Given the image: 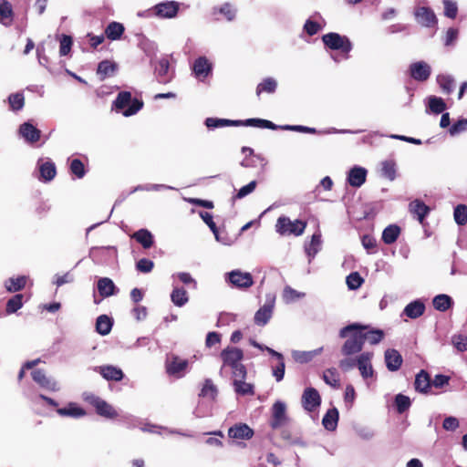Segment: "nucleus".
<instances>
[{
  "mask_svg": "<svg viewBox=\"0 0 467 467\" xmlns=\"http://www.w3.org/2000/svg\"><path fill=\"white\" fill-rule=\"evenodd\" d=\"M205 125L208 129H215L227 126H250L260 129H269L275 130L277 129L276 124L274 122L263 119H247L245 120H232L227 119H217V118H207L205 119Z\"/></svg>",
  "mask_w": 467,
  "mask_h": 467,
  "instance_id": "nucleus-1",
  "label": "nucleus"
},
{
  "mask_svg": "<svg viewBox=\"0 0 467 467\" xmlns=\"http://www.w3.org/2000/svg\"><path fill=\"white\" fill-rule=\"evenodd\" d=\"M358 329L361 332V337L363 343L368 341L371 345L379 344L384 338V332L381 329L369 328L368 326H364L358 323L349 324L339 331V337L346 338L348 335V331Z\"/></svg>",
  "mask_w": 467,
  "mask_h": 467,
  "instance_id": "nucleus-2",
  "label": "nucleus"
},
{
  "mask_svg": "<svg viewBox=\"0 0 467 467\" xmlns=\"http://www.w3.org/2000/svg\"><path fill=\"white\" fill-rule=\"evenodd\" d=\"M113 107L116 110H122V114L125 117H130L142 109L143 101L132 99L130 91H120L113 101Z\"/></svg>",
  "mask_w": 467,
  "mask_h": 467,
  "instance_id": "nucleus-3",
  "label": "nucleus"
},
{
  "mask_svg": "<svg viewBox=\"0 0 467 467\" xmlns=\"http://www.w3.org/2000/svg\"><path fill=\"white\" fill-rule=\"evenodd\" d=\"M324 45L332 50H338L347 57L352 49V43L346 36H341L338 33H327L322 36Z\"/></svg>",
  "mask_w": 467,
  "mask_h": 467,
  "instance_id": "nucleus-4",
  "label": "nucleus"
},
{
  "mask_svg": "<svg viewBox=\"0 0 467 467\" xmlns=\"http://www.w3.org/2000/svg\"><path fill=\"white\" fill-rule=\"evenodd\" d=\"M85 400L95 408L96 413L106 419L114 420L119 416L118 411L107 401L95 395H88Z\"/></svg>",
  "mask_w": 467,
  "mask_h": 467,
  "instance_id": "nucleus-5",
  "label": "nucleus"
},
{
  "mask_svg": "<svg viewBox=\"0 0 467 467\" xmlns=\"http://www.w3.org/2000/svg\"><path fill=\"white\" fill-rule=\"evenodd\" d=\"M276 227L281 234H294L298 236L304 233L306 223L301 220L291 221L287 217H279Z\"/></svg>",
  "mask_w": 467,
  "mask_h": 467,
  "instance_id": "nucleus-6",
  "label": "nucleus"
},
{
  "mask_svg": "<svg viewBox=\"0 0 467 467\" xmlns=\"http://www.w3.org/2000/svg\"><path fill=\"white\" fill-rule=\"evenodd\" d=\"M347 337V340L341 348V353L344 356H350L362 350L364 343L361 337V332H359L358 329L348 331Z\"/></svg>",
  "mask_w": 467,
  "mask_h": 467,
  "instance_id": "nucleus-7",
  "label": "nucleus"
},
{
  "mask_svg": "<svg viewBox=\"0 0 467 467\" xmlns=\"http://www.w3.org/2000/svg\"><path fill=\"white\" fill-rule=\"evenodd\" d=\"M180 4L176 1H166L155 5L150 12L160 18H173L177 16Z\"/></svg>",
  "mask_w": 467,
  "mask_h": 467,
  "instance_id": "nucleus-8",
  "label": "nucleus"
},
{
  "mask_svg": "<svg viewBox=\"0 0 467 467\" xmlns=\"http://www.w3.org/2000/svg\"><path fill=\"white\" fill-rule=\"evenodd\" d=\"M226 280L234 287L247 289L254 285V279L250 273L234 270L227 274Z\"/></svg>",
  "mask_w": 467,
  "mask_h": 467,
  "instance_id": "nucleus-9",
  "label": "nucleus"
},
{
  "mask_svg": "<svg viewBox=\"0 0 467 467\" xmlns=\"http://www.w3.org/2000/svg\"><path fill=\"white\" fill-rule=\"evenodd\" d=\"M288 420L285 404L282 401H275L272 407L271 428L274 430L281 428Z\"/></svg>",
  "mask_w": 467,
  "mask_h": 467,
  "instance_id": "nucleus-10",
  "label": "nucleus"
},
{
  "mask_svg": "<svg viewBox=\"0 0 467 467\" xmlns=\"http://www.w3.org/2000/svg\"><path fill=\"white\" fill-rule=\"evenodd\" d=\"M301 401L303 408L312 412L320 406L321 397L315 388L309 387L304 390Z\"/></svg>",
  "mask_w": 467,
  "mask_h": 467,
  "instance_id": "nucleus-11",
  "label": "nucleus"
},
{
  "mask_svg": "<svg viewBox=\"0 0 467 467\" xmlns=\"http://www.w3.org/2000/svg\"><path fill=\"white\" fill-rule=\"evenodd\" d=\"M242 152L245 154V157L241 162L243 167H259L263 169L266 165V160L263 156L255 154L253 149L249 147H243Z\"/></svg>",
  "mask_w": 467,
  "mask_h": 467,
  "instance_id": "nucleus-12",
  "label": "nucleus"
},
{
  "mask_svg": "<svg viewBox=\"0 0 467 467\" xmlns=\"http://www.w3.org/2000/svg\"><path fill=\"white\" fill-rule=\"evenodd\" d=\"M254 434V430L243 422L235 423L228 429V437L233 440H250Z\"/></svg>",
  "mask_w": 467,
  "mask_h": 467,
  "instance_id": "nucleus-13",
  "label": "nucleus"
},
{
  "mask_svg": "<svg viewBox=\"0 0 467 467\" xmlns=\"http://www.w3.org/2000/svg\"><path fill=\"white\" fill-rule=\"evenodd\" d=\"M192 69L196 78L204 80L212 73L213 65L205 57H199L194 60Z\"/></svg>",
  "mask_w": 467,
  "mask_h": 467,
  "instance_id": "nucleus-14",
  "label": "nucleus"
},
{
  "mask_svg": "<svg viewBox=\"0 0 467 467\" xmlns=\"http://www.w3.org/2000/svg\"><path fill=\"white\" fill-rule=\"evenodd\" d=\"M431 73V67L424 61L414 62L410 66V77L417 81H426L430 78Z\"/></svg>",
  "mask_w": 467,
  "mask_h": 467,
  "instance_id": "nucleus-15",
  "label": "nucleus"
},
{
  "mask_svg": "<svg viewBox=\"0 0 467 467\" xmlns=\"http://www.w3.org/2000/svg\"><path fill=\"white\" fill-rule=\"evenodd\" d=\"M221 358L224 366L232 367L241 362L244 352L241 348L227 347L221 352Z\"/></svg>",
  "mask_w": 467,
  "mask_h": 467,
  "instance_id": "nucleus-16",
  "label": "nucleus"
},
{
  "mask_svg": "<svg viewBox=\"0 0 467 467\" xmlns=\"http://www.w3.org/2000/svg\"><path fill=\"white\" fill-rule=\"evenodd\" d=\"M31 376L33 380L45 389L50 391H57L59 389L57 383L48 378L43 369L37 368L33 370Z\"/></svg>",
  "mask_w": 467,
  "mask_h": 467,
  "instance_id": "nucleus-17",
  "label": "nucleus"
},
{
  "mask_svg": "<svg viewBox=\"0 0 467 467\" xmlns=\"http://www.w3.org/2000/svg\"><path fill=\"white\" fill-rule=\"evenodd\" d=\"M373 354L371 352H363L357 358V366L363 379L373 377L374 370L371 365V358Z\"/></svg>",
  "mask_w": 467,
  "mask_h": 467,
  "instance_id": "nucleus-18",
  "label": "nucleus"
},
{
  "mask_svg": "<svg viewBox=\"0 0 467 467\" xmlns=\"http://www.w3.org/2000/svg\"><path fill=\"white\" fill-rule=\"evenodd\" d=\"M409 211L420 224L424 225L425 218L430 213L431 208L421 200L416 199L410 202Z\"/></svg>",
  "mask_w": 467,
  "mask_h": 467,
  "instance_id": "nucleus-19",
  "label": "nucleus"
},
{
  "mask_svg": "<svg viewBox=\"0 0 467 467\" xmlns=\"http://www.w3.org/2000/svg\"><path fill=\"white\" fill-rule=\"evenodd\" d=\"M19 134L28 143H35L40 140L41 131L30 122H25L19 127Z\"/></svg>",
  "mask_w": 467,
  "mask_h": 467,
  "instance_id": "nucleus-20",
  "label": "nucleus"
},
{
  "mask_svg": "<svg viewBox=\"0 0 467 467\" xmlns=\"http://www.w3.org/2000/svg\"><path fill=\"white\" fill-rule=\"evenodd\" d=\"M188 364V360L181 359L178 356L171 355L166 362V371L169 375L179 376L181 372L187 368Z\"/></svg>",
  "mask_w": 467,
  "mask_h": 467,
  "instance_id": "nucleus-21",
  "label": "nucleus"
},
{
  "mask_svg": "<svg viewBox=\"0 0 467 467\" xmlns=\"http://www.w3.org/2000/svg\"><path fill=\"white\" fill-rule=\"evenodd\" d=\"M416 17L422 26L431 27L437 25V17L430 7H420L416 12Z\"/></svg>",
  "mask_w": 467,
  "mask_h": 467,
  "instance_id": "nucleus-22",
  "label": "nucleus"
},
{
  "mask_svg": "<svg viewBox=\"0 0 467 467\" xmlns=\"http://www.w3.org/2000/svg\"><path fill=\"white\" fill-rule=\"evenodd\" d=\"M385 362L389 371H397L400 368L403 359L400 352L392 348L385 351Z\"/></svg>",
  "mask_w": 467,
  "mask_h": 467,
  "instance_id": "nucleus-23",
  "label": "nucleus"
},
{
  "mask_svg": "<svg viewBox=\"0 0 467 467\" xmlns=\"http://www.w3.org/2000/svg\"><path fill=\"white\" fill-rule=\"evenodd\" d=\"M57 412L61 417L78 419L86 416L87 412L75 402H69L65 408H57Z\"/></svg>",
  "mask_w": 467,
  "mask_h": 467,
  "instance_id": "nucleus-24",
  "label": "nucleus"
},
{
  "mask_svg": "<svg viewBox=\"0 0 467 467\" xmlns=\"http://www.w3.org/2000/svg\"><path fill=\"white\" fill-rule=\"evenodd\" d=\"M15 13L11 3L7 0L0 2V24L10 26L14 21Z\"/></svg>",
  "mask_w": 467,
  "mask_h": 467,
  "instance_id": "nucleus-25",
  "label": "nucleus"
},
{
  "mask_svg": "<svg viewBox=\"0 0 467 467\" xmlns=\"http://www.w3.org/2000/svg\"><path fill=\"white\" fill-rule=\"evenodd\" d=\"M118 69V64L109 61V60H102L99 63L97 68V75L99 76L101 81L105 80L107 78H110L115 75Z\"/></svg>",
  "mask_w": 467,
  "mask_h": 467,
  "instance_id": "nucleus-26",
  "label": "nucleus"
},
{
  "mask_svg": "<svg viewBox=\"0 0 467 467\" xmlns=\"http://www.w3.org/2000/svg\"><path fill=\"white\" fill-rule=\"evenodd\" d=\"M367 178V170L362 167L352 168L348 176V182L352 187H360Z\"/></svg>",
  "mask_w": 467,
  "mask_h": 467,
  "instance_id": "nucleus-27",
  "label": "nucleus"
},
{
  "mask_svg": "<svg viewBox=\"0 0 467 467\" xmlns=\"http://www.w3.org/2000/svg\"><path fill=\"white\" fill-rule=\"evenodd\" d=\"M170 69V62L167 58H161L159 60L155 71L157 75V79L161 84H166L170 82L172 78V74L169 73Z\"/></svg>",
  "mask_w": 467,
  "mask_h": 467,
  "instance_id": "nucleus-28",
  "label": "nucleus"
},
{
  "mask_svg": "<svg viewBox=\"0 0 467 467\" xmlns=\"http://www.w3.org/2000/svg\"><path fill=\"white\" fill-rule=\"evenodd\" d=\"M415 389L421 393H428L431 387V379L429 373L421 369L415 378L414 381Z\"/></svg>",
  "mask_w": 467,
  "mask_h": 467,
  "instance_id": "nucleus-29",
  "label": "nucleus"
},
{
  "mask_svg": "<svg viewBox=\"0 0 467 467\" xmlns=\"http://www.w3.org/2000/svg\"><path fill=\"white\" fill-rule=\"evenodd\" d=\"M98 371L107 380L120 381L124 374L122 370L114 366H100L98 368Z\"/></svg>",
  "mask_w": 467,
  "mask_h": 467,
  "instance_id": "nucleus-30",
  "label": "nucleus"
},
{
  "mask_svg": "<svg viewBox=\"0 0 467 467\" xmlns=\"http://www.w3.org/2000/svg\"><path fill=\"white\" fill-rule=\"evenodd\" d=\"M424 303L421 302L420 300H415L405 306L403 313L406 317L415 319L422 316L424 314Z\"/></svg>",
  "mask_w": 467,
  "mask_h": 467,
  "instance_id": "nucleus-31",
  "label": "nucleus"
},
{
  "mask_svg": "<svg viewBox=\"0 0 467 467\" xmlns=\"http://www.w3.org/2000/svg\"><path fill=\"white\" fill-rule=\"evenodd\" d=\"M27 282L26 275H19L17 277H10L5 281V287L10 293H16L23 290Z\"/></svg>",
  "mask_w": 467,
  "mask_h": 467,
  "instance_id": "nucleus-32",
  "label": "nucleus"
},
{
  "mask_svg": "<svg viewBox=\"0 0 467 467\" xmlns=\"http://www.w3.org/2000/svg\"><path fill=\"white\" fill-rule=\"evenodd\" d=\"M125 27L121 23L110 22L105 28V36L111 41L119 40L124 34Z\"/></svg>",
  "mask_w": 467,
  "mask_h": 467,
  "instance_id": "nucleus-33",
  "label": "nucleus"
},
{
  "mask_svg": "<svg viewBox=\"0 0 467 467\" xmlns=\"http://www.w3.org/2000/svg\"><path fill=\"white\" fill-rule=\"evenodd\" d=\"M272 314L273 306L267 304L264 305L256 311L254 317V323L261 327L265 326L272 317Z\"/></svg>",
  "mask_w": 467,
  "mask_h": 467,
  "instance_id": "nucleus-34",
  "label": "nucleus"
},
{
  "mask_svg": "<svg viewBox=\"0 0 467 467\" xmlns=\"http://www.w3.org/2000/svg\"><path fill=\"white\" fill-rule=\"evenodd\" d=\"M131 238L140 244L144 249H149L153 244V235L147 229H140L135 232Z\"/></svg>",
  "mask_w": 467,
  "mask_h": 467,
  "instance_id": "nucleus-35",
  "label": "nucleus"
},
{
  "mask_svg": "<svg viewBox=\"0 0 467 467\" xmlns=\"http://www.w3.org/2000/svg\"><path fill=\"white\" fill-rule=\"evenodd\" d=\"M98 291L102 297H109L115 294L116 286L109 277H102L98 281Z\"/></svg>",
  "mask_w": 467,
  "mask_h": 467,
  "instance_id": "nucleus-36",
  "label": "nucleus"
},
{
  "mask_svg": "<svg viewBox=\"0 0 467 467\" xmlns=\"http://www.w3.org/2000/svg\"><path fill=\"white\" fill-rule=\"evenodd\" d=\"M338 411L336 408L330 409L324 415L322 424L327 431H334L337 426L338 421Z\"/></svg>",
  "mask_w": 467,
  "mask_h": 467,
  "instance_id": "nucleus-37",
  "label": "nucleus"
},
{
  "mask_svg": "<svg viewBox=\"0 0 467 467\" xmlns=\"http://www.w3.org/2000/svg\"><path fill=\"white\" fill-rule=\"evenodd\" d=\"M277 88V81L273 78H265L256 87V96L259 98L262 93L273 94Z\"/></svg>",
  "mask_w": 467,
  "mask_h": 467,
  "instance_id": "nucleus-38",
  "label": "nucleus"
},
{
  "mask_svg": "<svg viewBox=\"0 0 467 467\" xmlns=\"http://www.w3.org/2000/svg\"><path fill=\"white\" fill-rule=\"evenodd\" d=\"M40 180L50 182L57 174L56 165L52 161H46L39 166Z\"/></svg>",
  "mask_w": 467,
  "mask_h": 467,
  "instance_id": "nucleus-39",
  "label": "nucleus"
},
{
  "mask_svg": "<svg viewBox=\"0 0 467 467\" xmlns=\"http://www.w3.org/2000/svg\"><path fill=\"white\" fill-rule=\"evenodd\" d=\"M400 234V228L396 224L386 227L382 233V241L386 244H391L397 241Z\"/></svg>",
  "mask_w": 467,
  "mask_h": 467,
  "instance_id": "nucleus-40",
  "label": "nucleus"
},
{
  "mask_svg": "<svg viewBox=\"0 0 467 467\" xmlns=\"http://www.w3.org/2000/svg\"><path fill=\"white\" fill-rule=\"evenodd\" d=\"M112 325V321L108 316L101 315L97 318L96 331L102 336H106L111 331Z\"/></svg>",
  "mask_w": 467,
  "mask_h": 467,
  "instance_id": "nucleus-41",
  "label": "nucleus"
},
{
  "mask_svg": "<svg viewBox=\"0 0 467 467\" xmlns=\"http://www.w3.org/2000/svg\"><path fill=\"white\" fill-rule=\"evenodd\" d=\"M432 305L436 310L444 312L452 306V299L447 295L441 294L433 298Z\"/></svg>",
  "mask_w": 467,
  "mask_h": 467,
  "instance_id": "nucleus-42",
  "label": "nucleus"
},
{
  "mask_svg": "<svg viewBox=\"0 0 467 467\" xmlns=\"http://www.w3.org/2000/svg\"><path fill=\"white\" fill-rule=\"evenodd\" d=\"M380 173L384 178L393 181L396 178V162L393 160H386L381 162Z\"/></svg>",
  "mask_w": 467,
  "mask_h": 467,
  "instance_id": "nucleus-43",
  "label": "nucleus"
},
{
  "mask_svg": "<svg viewBox=\"0 0 467 467\" xmlns=\"http://www.w3.org/2000/svg\"><path fill=\"white\" fill-rule=\"evenodd\" d=\"M24 296L22 294H16L13 296L6 302L5 312L7 315L16 313L23 306Z\"/></svg>",
  "mask_w": 467,
  "mask_h": 467,
  "instance_id": "nucleus-44",
  "label": "nucleus"
},
{
  "mask_svg": "<svg viewBox=\"0 0 467 467\" xmlns=\"http://www.w3.org/2000/svg\"><path fill=\"white\" fill-rule=\"evenodd\" d=\"M218 390L216 386L213 384V380L210 379H206L204 380L203 386L199 394L200 397L210 398L211 400H214L217 396Z\"/></svg>",
  "mask_w": 467,
  "mask_h": 467,
  "instance_id": "nucleus-45",
  "label": "nucleus"
},
{
  "mask_svg": "<svg viewBox=\"0 0 467 467\" xmlns=\"http://www.w3.org/2000/svg\"><path fill=\"white\" fill-rule=\"evenodd\" d=\"M323 380L333 388L339 387V374L335 368H327L323 373Z\"/></svg>",
  "mask_w": 467,
  "mask_h": 467,
  "instance_id": "nucleus-46",
  "label": "nucleus"
},
{
  "mask_svg": "<svg viewBox=\"0 0 467 467\" xmlns=\"http://www.w3.org/2000/svg\"><path fill=\"white\" fill-rule=\"evenodd\" d=\"M234 390L237 394L240 395H254V386L250 383L244 381V379H237V380H234Z\"/></svg>",
  "mask_w": 467,
  "mask_h": 467,
  "instance_id": "nucleus-47",
  "label": "nucleus"
},
{
  "mask_svg": "<svg viewBox=\"0 0 467 467\" xmlns=\"http://www.w3.org/2000/svg\"><path fill=\"white\" fill-rule=\"evenodd\" d=\"M437 82L446 94H451L454 89V79L449 75H439Z\"/></svg>",
  "mask_w": 467,
  "mask_h": 467,
  "instance_id": "nucleus-48",
  "label": "nucleus"
},
{
  "mask_svg": "<svg viewBox=\"0 0 467 467\" xmlns=\"http://www.w3.org/2000/svg\"><path fill=\"white\" fill-rule=\"evenodd\" d=\"M394 403H395L396 410H397L398 413H400V414H402L405 411H407L411 405L410 399L408 396H405L400 393L396 395Z\"/></svg>",
  "mask_w": 467,
  "mask_h": 467,
  "instance_id": "nucleus-49",
  "label": "nucleus"
},
{
  "mask_svg": "<svg viewBox=\"0 0 467 467\" xmlns=\"http://www.w3.org/2000/svg\"><path fill=\"white\" fill-rule=\"evenodd\" d=\"M8 103L10 109L14 111H18L23 109L25 105V97L21 92L13 93L8 97Z\"/></svg>",
  "mask_w": 467,
  "mask_h": 467,
  "instance_id": "nucleus-50",
  "label": "nucleus"
},
{
  "mask_svg": "<svg viewBox=\"0 0 467 467\" xmlns=\"http://www.w3.org/2000/svg\"><path fill=\"white\" fill-rule=\"evenodd\" d=\"M429 109L432 113L440 114L446 109V103L441 98L431 96L429 98Z\"/></svg>",
  "mask_w": 467,
  "mask_h": 467,
  "instance_id": "nucleus-51",
  "label": "nucleus"
},
{
  "mask_svg": "<svg viewBox=\"0 0 467 467\" xmlns=\"http://www.w3.org/2000/svg\"><path fill=\"white\" fill-rule=\"evenodd\" d=\"M171 301L177 306H182L188 301L187 292L184 288H175L171 295Z\"/></svg>",
  "mask_w": 467,
  "mask_h": 467,
  "instance_id": "nucleus-52",
  "label": "nucleus"
},
{
  "mask_svg": "<svg viewBox=\"0 0 467 467\" xmlns=\"http://www.w3.org/2000/svg\"><path fill=\"white\" fill-rule=\"evenodd\" d=\"M454 220L457 224L464 225L467 223V206L465 204H458L454 208Z\"/></svg>",
  "mask_w": 467,
  "mask_h": 467,
  "instance_id": "nucleus-53",
  "label": "nucleus"
},
{
  "mask_svg": "<svg viewBox=\"0 0 467 467\" xmlns=\"http://www.w3.org/2000/svg\"><path fill=\"white\" fill-rule=\"evenodd\" d=\"M348 287L351 290L359 288L364 283V279L358 272H352L347 276Z\"/></svg>",
  "mask_w": 467,
  "mask_h": 467,
  "instance_id": "nucleus-54",
  "label": "nucleus"
},
{
  "mask_svg": "<svg viewBox=\"0 0 467 467\" xmlns=\"http://www.w3.org/2000/svg\"><path fill=\"white\" fill-rule=\"evenodd\" d=\"M70 172L81 179L86 174L84 163L79 159H73L69 166Z\"/></svg>",
  "mask_w": 467,
  "mask_h": 467,
  "instance_id": "nucleus-55",
  "label": "nucleus"
},
{
  "mask_svg": "<svg viewBox=\"0 0 467 467\" xmlns=\"http://www.w3.org/2000/svg\"><path fill=\"white\" fill-rule=\"evenodd\" d=\"M72 44H73L72 37L67 35H63L60 39V46H59L60 56L64 57V56L68 55V53L71 50Z\"/></svg>",
  "mask_w": 467,
  "mask_h": 467,
  "instance_id": "nucleus-56",
  "label": "nucleus"
},
{
  "mask_svg": "<svg viewBox=\"0 0 467 467\" xmlns=\"http://www.w3.org/2000/svg\"><path fill=\"white\" fill-rule=\"evenodd\" d=\"M199 214L203 222L208 225L213 234L215 235L216 239H218V228L216 223L213 222V215L208 212H200Z\"/></svg>",
  "mask_w": 467,
  "mask_h": 467,
  "instance_id": "nucleus-57",
  "label": "nucleus"
},
{
  "mask_svg": "<svg viewBox=\"0 0 467 467\" xmlns=\"http://www.w3.org/2000/svg\"><path fill=\"white\" fill-rule=\"evenodd\" d=\"M363 247L368 251V254L376 253L377 241L375 237L369 234H365L361 238Z\"/></svg>",
  "mask_w": 467,
  "mask_h": 467,
  "instance_id": "nucleus-58",
  "label": "nucleus"
},
{
  "mask_svg": "<svg viewBox=\"0 0 467 467\" xmlns=\"http://www.w3.org/2000/svg\"><path fill=\"white\" fill-rule=\"evenodd\" d=\"M451 342L459 351L464 352L467 350V336L463 334L454 335Z\"/></svg>",
  "mask_w": 467,
  "mask_h": 467,
  "instance_id": "nucleus-59",
  "label": "nucleus"
},
{
  "mask_svg": "<svg viewBox=\"0 0 467 467\" xmlns=\"http://www.w3.org/2000/svg\"><path fill=\"white\" fill-rule=\"evenodd\" d=\"M444 15L451 19H454L458 13V7L455 2L451 0H444Z\"/></svg>",
  "mask_w": 467,
  "mask_h": 467,
  "instance_id": "nucleus-60",
  "label": "nucleus"
},
{
  "mask_svg": "<svg viewBox=\"0 0 467 467\" xmlns=\"http://www.w3.org/2000/svg\"><path fill=\"white\" fill-rule=\"evenodd\" d=\"M153 267H154V263L151 260L147 259V258L140 259L136 263V269L140 273H144V274L150 273L152 271Z\"/></svg>",
  "mask_w": 467,
  "mask_h": 467,
  "instance_id": "nucleus-61",
  "label": "nucleus"
},
{
  "mask_svg": "<svg viewBox=\"0 0 467 467\" xmlns=\"http://www.w3.org/2000/svg\"><path fill=\"white\" fill-rule=\"evenodd\" d=\"M465 130H467V119H459L454 124H452L449 129V132L451 136H454Z\"/></svg>",
  "mask_w": 467,
  "mask_h": 467,
  "instance_id": "nucleus-62",
  "label": "nucleus"
},
{
  "mask_svg": "<svg viewBox=\"0 0 467 467\" xmlns=\"http://www.w3.org/2000/svg\"><path fill=\"white\" fill-rule=\"evenodd\" d=\"M304 294L297 292L290 286H286L283 292V297L285 302H293L299 299Z\"/></svg>",
  "mask_w": 467,
  "mask_h": 467,
  "instance_id": "nucleus-63",
  "label": "nucleus"
},
{
  "mask_svg": "<svg viewBox=\"0 0 467 467\" xmlns=\"http://www.w3.org/2000/svg\"><path fill=\"white\" fill-rule=\"evenodd\" d=\"M230 368L233 371L234 380H237V379H245L247 372L244 365L240 362Z\"/></svg>",
  "mask_w": 467,
  "mask_h": 467,
  "instance_id": "nucleus-64",
  "label": "nucleus"
}]
</instances>
